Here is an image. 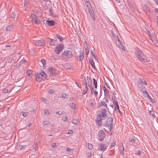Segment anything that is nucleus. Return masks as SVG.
Segmentation results:
<instances>
[{
	"mask_svg": "<svg viewBox=\"0 0 158 158\" xmlns=\"http://www.w3.org/2000/svg\"><path fill=\"white\" fill-rule=\"evenodd\" d=\"M107 116L106 115V109H104L101 110L100 113L97 115L96 119L97 125L99 127L102 125V120L105 119Z\"/></svg>",
	"mask_w": 158,
	"mask_h": 158,
	"instance_id": "obj_1",
	"label": "nucleus"
},
{
	"mask_svg": "<svg viewBox=\"0 0 158 158\" xmlns=\"http://www.w3.org/2000/svg\"><path fill=\"white\" fill-rule=\"evenodd\" d=\"M135 54L138 60L141 62L146 63L149 61V59L146 57L140 49L138 48L135 49Z\"/></svg>",
	"mask_w": 158,
	"mask_h": 158,
	"instance_id": "obj_2",
	"label": "nucleus"
},
{
	"mask_svg": "<svg viewBox=\"0 0 158 158\" xmlns=\"http://www.w3.org/2000/svg\"><path fill=\"white\" fill-rule=\"evenodd\" d=\"M73 56L72 52L69 50L65 51L61 54V57L65 60H68L71 58Z\"/></svg>",
	"mask_w": 158,
	"mask_h": 158,
	"instance_id": "obj_3",
	"label": "nucleus"
},
{
	"mask_svg": "<svg viewBox=\"0 0 158 158\" xmlns=\"http://www.w3.org/2000/svg\"><path fill=\"white\" fill-rule=\"evenodd\" d=\"M113 121V118L111 117H109L104 124V126L105 127H110V130L111 131L112 129V124Z\"/></svg>",
	"mask_w": 158,
	"mask_h": 158,
	"instance_id": "obj_4",
	"label": "nucleus"
},
{
	"mask_svg": "<svg viewBox=\"0 0 158 158\" xmlns=\"http://www.w3.org/2000/svg\"><path fill=\"white\" fill-rule=\"evenodd\" d=\"M88 4H87V6L88 7V8L89 10V14H90V16L92 19L94 20V21L95 20V18L94 15V14L93 10L92 8V7L90 5V3L88 2H87Z\"/></svg>",
	"mask_w": 158,
	"mask_h": 158,
	"instance_id": "obj_5",
	"label": "nucleus"
},
{
	"mask_svg": "<svg viewBox=\"0 0 158 158\" xmlns=\"http://www.w3.org/2000/svg\"><path fill=\"white\" fill-rule=\"evenodd\" d=\"M98 139L100 141H102L104 139L106 134L104 132L101 130L99 131L98 133Z\"/></svg>",
	"mask_w": 158,
	"mask_h": 158,
	"instance_id": "obj_6",
	"label": "nucleus"
},
{
	"mask_svg": "<svg viewBox=\"0 0 158 158\" xmlns=\"http://www.w3.org/2000/svg\"><path fill=\"white\" fill-rule=\"evenodd\" d=\"M64 45L61 44H58L55 48V52L56 54H58L60 53V52L64 48Z\"/></svg>",
	"mask_w": 158,
	"mask_h": 158,
	"instance_id": "obj_7",
	"label": "nucleus"
},
{
	"mask_svg": "<svg viewBox=\"0 0 158 158\" xmlns=\"http://www.w3.org/2000/svg\"><path fill=\"white\" fill-rule=\"evenodd\" d=\"M48 70L51 76H55L57 74V70L53 67L48 68Z\"/></svg>",
	"mask_w": 158,
	"mask_h": 158,
	"instance_id": "obj_8",
	"label": "nucleus"
},
{
	"mask_svg": "<svg viewBox=\"0 0 158 158\" xmlns=\"http://www.w3.org/2000/svg\"><path fill=\"white\" fill-rule=\"evenodd\" d=\"M116 38L117 39V40L118 41L117 42L116 41L117 45L119 48H121L123 50H125V48L124 47L123 45L122 42L120 41L118 36L117 35H116Z\"/></svg>",
	"mask_w": 158,
	"mask_h": 158,
	"instance_id": "obj_9",
	"label": "nucleus"
},
{
	"mask_svg": "<svg viewBox=\"0 0 158 158\" xmlns=\"http://www.w3.org/2000/svg\"><path fill=\"white\" fill-rule=\"evenodd\" d=\"M31 17L32 19V21L35 23L36 24H39L40 22L39 21H37V16L34 14H31Z\"/></svg>",
	"mask_w": 158,
	"mask_h": 158,
	"instance_id": "obj_10",
	"label": "nucleus"
},
{
	"mask_svg": "<svg viewBox=\"0 0 158 158\" xmlns=\"http://www.w3.org/2000/svg\"><path fill=\"white\" fill-rule=\"evenodd\" d=\"M83 79H83V82L85 86H88V85H89V84H90V82H91L90 78L88 77H87L86 78L85 77H83Z\"/></svg>",
	"mask_w": 158,
	"mask_h": 158,
	"instance_id": "obj_11",
	"label": "nucleus"
},
{
	"mask_svg": "<svg viewBox=\"0 0 158 158\" xmlns=\"http://www.w3.org/2000/svg\"><path fill=\"white\" fill-rule=\"evenodd\" d=\"M35 45L38 46H42L45 44V42L44 40H38L35 41Z\"/></svg>",
	"mask_w": 158,
	"mask_h": 158,
	"instance_id": "obj_12",
	"label": "nucleus"
},
{
	"mask_svg": "<svg viewBox=\"0 0 158 158\" xmlns=\"http://www.w3.org/2000/svg\"><path fill=\"white\" fill-rule=\"evenodd\" d=\"M107 148V146L105 144L101 143L99 144L98 150L102 151H104Z\"/></svg>",
	"mask_w": 158,
	"mask_h": 158,
	"instance_id": "obj_13",
	"label": "nucleus"
},
{
	"mask_svg": "<svg viewBox=\"0 0 158 158\" xmlns=\"http://www.w3.org/2000/svg\"><path fill=\"white\" fill-rule=\"evenodd\" d=\"M49 44L51 46H55L57 44L56 42L57 40L56 39H52L51 38H49Z\"/></svg>",
	"mask_w": 158,
	"mask_h": 158,
	"instance_id": "obj_14",
	"label": "nucleus"
},
{
	"mask_svg": "<svg viewBox=\"0 0 158 158\" xmlns=\"http://www.w3.org/2000/svg\"><path fill=\"white\" fill-rule=\"evenodd\" d=\"M84 52L83 50H80L79 51V59L77 58V60L79 61H82L84 59V56L83 54Z\"/></svg>",
	"mask_w": 158,
	"mask_h": 158,
	"instance_id": "obj_15",
	"label": "nucleus"
},
{
	"mask_svg": "<svg viewBox=\"0 0 158 158\" xmlns=\"http://www.w3.org/2000/svg\"><path fill=\"white\" fill-rule=\"evenodd\" d=\"M138 86L139 88L140 89V90L143 92V94H145L147 93V91L145 87L139 84H138Z\"/></svg>",
	"mask_w": 158,
	"mask_h": 158,
	"instance_id": "obj_16",
	"label": "nucleus"
},
{
	"mask_svg": "<svg viewBox=\"0 0 158 158\" xmlns=\"http://www.w3.org/2000/svg\"><path fill=\"white\" fill-rule=\"evenodd\" d=\"M35 78L36 80L38 82H40L43 80V78L40 75L37 74L35 76Z\"/></svg>",
	"mask_w": 158,
	"mask_h": 158,
	"instance_id": "obj_17",
	"label": "nucleus"
},
{
	"mask_svg": "<svg viewBox=\"0 0 158 158\" xmlns=\"http://www.w3.org/2000/svg\"><path fill=\"white\" fill-rule=\"evenodd\" d=\"M138 85V84H140L142 85V84L144 85H147V83L146 81H145L143 79H142L141 78H139V81L137 83Z\"/></svg>",
	"mask_w": 158,
	"mask_h": 158,
	"instance_id": "obj_18",
	"label": "nucleus"
},
{
	"mask_svg": "<svg viewBox=\"0 0 158 158\" xmlns=\"http://www.w3.org/2000/svg\"><path fill=\"white\" fill-rule=\"evenodd\" d=\"M113 102L115 106V110L116 111H117V110L119 109L118 102L114 99L113 100Z\"/></svg>",
	"mask_w": 158,
	"mask_h": 158,
	"instance_id": "obj_19",
	"label": "nucleus"
},
{
	"mask_svg": "<svg viewBox=\"0 0 158 158\" xmlns=\"http://www.w3.org/2000/svg\"><path fill=\"white\" fill-rule=\"evenodd\" d=\"M46 23L49 26H53L55 24V22L53 20H47L46 21Z\"/></svg>",
	"mask_w": 158,
	"mask_h": 158,
	"instance_id": "obj_20",
	"label": "nucleus"
},
{
	"mask_svg": "<svg viewBox=\"0 0 158 158\" xmlns=\"http://www.w3.org/2000/svg\"><path fill=\"white\" fill-rule=\"evenodd\" d=\"M102 106H104L106 108L107 107V105L105 102L103 101H102L99 103L98 107L99 108Z\"/></svg>",
	"mask_w": 158,
	"mask_h": 158,
	"instance_id": "obj_21",
	"label": "nucleus"
},
{
	"mask_svg": "<svg viewBox=\"0 0 158 158\" xmlns=\"http://www.w3.org/2000/svg\"><path fill=\"white\" fill-rule=\"evenodd\" d=\"M86 146L89 150H91L93 149V145L91 143H86Z\"/></svg>",
	"mask_w": 158,
	"mask_h": 158,
	"instance_id": "obj_22",
	"label": "nucleus"
},
{
	"mask_svg": "<svg viewBox=\"0 0 158 158\" xmlns=\"http://www.w3.org/2000/svg\"><path fill=\"white\" fill-rule=\"evenodd\" d=\"M79 122V120L78 119H73L72 121V123L74 124L75 125H76L77 124L78 122Z\"/></svg>",
	"mask_w": 158,
	"mask_h": 158,
	"instance_id": "obj_23",
	"label": "nucleus"
},
{
	"mask_svg": "<svg viewBox=\"0 0 158 158\" xmlns=\"http://www.w3.org/2000/svg\"><path fill=\"white\" fill-rule=\"evenodd\" d=\"M89 62L90 63L92 68L94 69H95L96 67L95 66L94 61L93 59H89Z\"/></svg>",
	"mask_w": 158,
	"mask_h": 158,
	"instance_id": "obj_24",
	"label": "nucleus"
},
{
	"mask_svg": "<svg viewBox=\"0 0 158 158\" xmlns=\"http://www.w3.org/2000/svg\"><path fill=\"white\" fill-rule=\"evenodd\" d=\"M38 74L40 75L42 77H44L45 78H46L47 77V75L45 73V72L43 71H42L40 73H39Z\"/></svg>",
	"mask_w": 158,
	"mask_h": 158,
	"instance_id": "obj_25",
	"label": "nucleus"
},
{
	"mask_svg": "<svg viewBox=\"0 0 158 158\" xmlns=\"http://www.w3.org/2000/svg\"><path fill=\"white\" fill-rule=\"evenodd\" d=\"M88 89V86H85V88H84L82 92L83 95H84L87 93Z\"/></svg>",
	"mask_w": 158,
	"mask_h": 158,
	"instance_id": "obj_26",
	"label": "nucleus"
},
{
	"mask_svg": "<svg viewBox=\"0 0 158 158\" xmlns=\"http://www.w3.org/2000/svg\"><path fill=\"white\" fill-rule=\"evenodd\" d=\"M20 115H22L23 117H25L27 116L28 114V113L21 111L20 112Z\"/></svg>",
	"mask_w": 158,
	"mask_h": 158,
	"instance_id": "obj_27",
	"label": "nucleus"
},
{
	"mask_svg": "<svg viewBox=\"0 0 158 158\" xmlns=\"http://www.w3.org/2000/svg\"><path fill=\"white\" fill-rule=\"evenodd\" d=\"M71 108L73 110H75L76 109V104L73 102L70 103L69 105Z\"/></svg>",
	"mask_w": 158,
	"mask_h": 158,
	"instance_id": "obj_28",
	"label": "nucleus"
},
{
	"mask_svg": "<svg viewBox=\"0 0 158 158\" xmlns=\"http://www.w3.org/2000/svg\"><path fill=\"white\" fill-rule=\"evenodd\" d=\"M56 37L59 39L60 41H61L63 39V37L60 36V35L58 34H57L56 35Z\"/></svg>",
	"mask_w": 158,
	"mask_h": 158,
	"instance_id": "obj_29",
	"label": "nucleus"
},
{
	"mask_svg": "<svg viewBox=\"0 0 158 158\" xmlns=\"http://www.w3.org/2000/svg\"><path fill=\"white\" fill-rule=\"evenodd\" d=\"M93 82L94 84L95 88V89H96L97 87V82L95 78H93Z\"/></svg>",
	"mask_w": 158,
	"mask_h": 158,
	"instance_id": "obj_30",
	"label": "nucleus"
},
{
	"mask_svg": "<svg viewBox=\"0 0 158 158\" xmlns=\"http://www.w3.org/2000/svg\"><path fill=\"white\" fill-rule=\"evenodd\" d=\"M64 67L66 69H69L71 67L70 65L69 64H64Z\"/></svg>",
	"mask_w": 158,
	"mask_h": 158,
	"instance_id": "obj_31",
	"label": "nucleus"
},
{
	"mask_svg": "<svg viewBox=\"0 0 158 158\" xmlns=\"http://www.w3.org/2000/svg\"><path fill=\"white\" fill-rule=\"evenodd\" d=\"M41 62L43 66L44 67L46 65V61L44 59H41Z\"/></svg>",
	"mask_w": 158,
	"mask_h": 158,
	"instance_id": "obj_32",
	"label": "nucleus"
},
{
	"mask_svg": "<svg viewBox=\"0 0 158 158\" xmlns=\"http://www.w3.org/2000/svg\"><path fill=\"white\" fill-rule=\"evenodd\" d=\"M129 142H131L132 143H134V144H135V139L134 138H131V139H130L129 140Z\"/></svg>",
	"mask_w": 158,
	"mask_h": 158,
	"instance_id": "obj_33",
	"label": "nucleus"
},
{
	"mask_svg": "<svg viewBox=\"0 0 158 158\" xmlns=\"http://www.w3.org/2000/svg\"><path fill=\"white\" fill-rule=\"evenodd\" d=\"M116 142L115 141L111 143V145L110 146V148H112L115 146L116 145Z\"/></svg>",
	"mask_w": 158,
	"mask_h": 158,
	"instance_id": "obj_34",
	"label": "nucleus"
},
{
	"mask_svg": "<svg viewBox=\"0 0 158 158\" xmlns=\"http://www.w3.org/2000/svg\"><path fill=\"white\" fill-rule=\"evenodd\" d=\"M25 146H23L22 145H20L18 147V149L19 150H21V149H22L24 147H25Z\"/></svg>",
	"mask_w": 158,
	"mask_h": 158,
	"instance_id": "obj_35",
	"label": "nucleus"
},
{
	"mask_svg": "<svg viewBox=\"0 0 158 158\" xmlns=\"http://www.w3.org/2000/svg\"><path fill=\"white\" fill-rule=\"evenodd\" d=\"M141 152V151L140 150L136 151L135 152V154L136 155H139L140 154Z\"/></svg>",
	"mask_w": 158,
	"mask_h": 158,
	"instance_id": "obj_36",
	"label": "nucleus"
},
{
	"mask_svg": "<svg viewBox=\"0 0 158 158\" xmlns=\"http://www.w3.org/2000/svg\"><path fill=\"white\" fill-rule=\"evenodd\" d=\"M27 76H28V79L30 78L31 75V71H27Z\"/></svg>",
	"mask_w": 158,
	"mask_h": 158,
	"instance_id": "obj_37",
	"label": "nucleus"
},
{
	"mask_svg": "<svg viewBox=\"0 0 158 158\" xmlns=\"http://www.w3.org/2000/svg\"><path fill=\"white\" fill-rule=\"evenodd\" d=\"M67 97V95L66 94H63L61 97H60V98H66Z\"/></svg>",
	"mask_w": 158,
	"mask_h": 158,
	"instance_id": "obj_38",
	"label": "nucleus"
},
{
	"mask_svg": "<svg viewBox=\"0 0 158 158\" xmlns=\"http://www.w3.org/2000/svg\"><path fill=\"white\" fill-rule=\"evenodd\" d=\"M144 6L145 8H146V10L148 11H150V8L148 5L146 4H145Z\"/></svg>",
	"mask_w": 158,
	"mask_h": 158,
	"instance_id": "obj_39",
	"label": "nucleus"
},
{
	"mask_svg": "<svg viewBox=\"0 0 158 158\" xmlns=\"http://www.w3.org/2000/svg\"><path fill=\"white\" fill-rule=\"evenodd\" d=\"M85 50L86 52V55H88L89 53V50L88 49V46H87V47H86L85 48Z\"/></svg>",
	"mask_w": 158,
	"mask_h": 158,
	"instance_id": "obj_40",
	"label": "nucleus"
},
{
	"mask_svg": "<svg viewBox=\"0 0 158 158\" xmlns=\"http://www.w3.org/2000/svg\"><path fill=\"white\" fill-rule=\"evenodd\" d=\"M15 13L14 12H12L11 14V18H13V19H14L15 17Z\"/></svg>",
	"mask_w": 158,
	"mask_h": 158,
	"instance_id": "obj_41",
	"label": "nucleus"
},
{
	"mask_svg": "<svg viewBox=\"0 0 158 158\" xmlns=\"http://www.w3.org/2000/svg\"><path fill=\"white\" fill-rule=\"evenodd\" d=\"M11 28V26H9L6 28V30L7 31H10Z\"/></svg>",
	"mask_w": 158,
	"mask_h": 158,
	"instance_id": "obj_42",
	"label": "nucleus"
},
{
	"mask_svg": "<svg viewBox=\"0 0 158 158\" xmlns=\"http://www.w3.org/2000/svg\"><path fill=\"white\" fill-rule=\"evenodd\" d=\"M91 53L92 55L94 57L95 59H96L97 57V55L93 51H91Z\"/></svg>",
	"mask_w": 158,
	"mask_h": 158,
	"instance_id": "obj_43",
	"label": "nucleus"
},
{
	"mask_svg": "<svg viewBox=\"0 0 158 158\" xmlns=\"http://www.w3.org/2000/svg\"><path fill=\"white\" fill-rule=\"evenodd\" d=\"M92 153L91 152H89L86 154V156L87 157H90Z\"/></svg>",
	"mask_w": 158,
	"mask_h": 158,
	"instance_id": "obj_44",
	"label": "nucleus"
},
{
	"mask_svg": "<svg viewBox=\"0 0 158 158\" xmlns=\"http://www.w3.org/2000/svg\"><path fill=\"white\" fill-rule=\"evenodd\" d=\"M148 32V34L151 37H152L153 36V34L152 33H151V32H150L149 31H147Z\"/></svg>",
	"mask_w": 158,
	"mask_h": 158,
	"instance_id": "obj_45",
	"label": "nucleus"
},
{
	"mask_svg": "<svg viewBox=\"0 0 158 158\" xmlns=\"http://www.w3.org/2000/svg\"><path fill=\"white\" fill-rule=\"evenodd\" d=\"M8 92V90L6 89H3L2 92L4 93H7Z\"/></svg>",
	"mask_w": 158,
	"mask_h": 158,
	"instance_id": "obj_46",
	"label": "nucleus"
},
{
	"mask_svg": "<svg viewBox=\"0 0 158 158\" xmlns=\"http://www.w3.org/2000/svg\"><path fill=\"white\" fill-rule=\"evenodd\" d=\"M150 114L152 116H154L155 115V113L153 111H150L149 112Z\"/></svg>",
	"mask_w": 158,
	"mask_h": 158,
	"instance_id": "obj_47",
	"label": "nucleus"
},
{
	"mask_svg": "<svg viewBox=\"0 0 158 158\" xmlns=\"http://www.w3.org/2000/svg\"><path fill=\"white\" fill-rule=\"evenodd\" d=\"M51 146L53 148H55L56 147V144L55 143H53L51 144Z\"/></svg>",
	"mask_w": 158,
	"mask_h": 158,
	"instance_id": "obj_48",
	"label": "nucleus"
},
{
	"mask_svg": "<svg viewBox=\"0 0 158 158\" xmlns=\"http://www.w3.org/2000/svg\"><path fill=\"white\" fill-rule=\"evenodd\" d=\"M145 94H147L146 97L148 98V99L149 100L150 99H151V97L149 95L148 93L147 92V93H146Z\"/></svg>",
	"mask_w": 158,
	"mask_h": 158,
	"instance_id": "obj_49",
	"label": "nucleus"
},
{
	"mask_svg": "<svg viewBox=\"0 0 158 158\" xmlns=\"http://www.w3.org/2000/svg\"><path fill=\"white\" fill-rule=\"evenodd\" d=\"M121 148H122V150H121L120 152V153L121 154H123V153H124V146L123 145L122 146V147H121Z\"/></svg>",
	"mask_w": 158,
	"mask_h": 158,
	"instance_id": "obj_50",
	"label": "nucleus"
},
{
	"mask_svg": "<svg viewBox=\"0 0 158 158\" xmlns=\"http://www.w3.org/2000/svg\"><path fill=\"white\" fill-rule=\"evenodd\" d=\"M56 114H59V115H61L63 114V112L60 111L56 112Z\"/></svg>",
	"mask_w": 158,
	"mask_h": 158,
	"instance_id": "obj_51",
	"label": "nucleus"
},
{
	"mask_svg": "<svg viewBox=\"0 0 158 158\" xmlns=\"http://www.w3.org/2000/svg\"><path fill=\"white\" fill-rule=\"evenodd\" d=\"M73 133V131L72 130H69L68 131L67 134H71V133Z\"/></svg>",
	"mask_w": 158,
	"mask_h": 158,
	"instance_id": "obj_52",
	"label": "nucleus"
},
{
	"mask_svg": "<svg viewBox=\"0 0 158 158\" xmlns=\"http://www.w3.org/2000/svg\"><path fill=\"white\" fill-rule=\"evenodd\" d=\"M48 92L50 94H53L54 93V90L52 89H50Z\"/></svg>",
	"mask_w": 158,
	"mask_h": 158,
	"instance_id": "obj_53",
	"label": "nucleus"
},
{
	"mask_svg": "<svg viewBox=\"0 0 158 158\" xmlns=\"http://www.w3.org/2000/svg\"><path fill=\"white\" fill-rule=\"evenodd\" d=\"M26 62V61L25 60H23L20 61V64H22L23 63H25Z\"/></svg>",
	"mask_w": 158,
	"mask_h": 158,
	"instance_id": "obj_54",
	"label": "nucleus"
},
{
	"mask_svg": "<svg viewBox=\"0 0 158 158\" xmlns=\"http://www.w3.org/2000/svg\"><path fill=\"white\" fill-rule=\"evenodd\" d=\"M67 119H68V117L67 116H65V117H63V120L64 121H68L66 120Z\"/></svg>",
	"mask_w": 158,
	"mask_h": 158,
	"instance_id": "obj_55",
	"label": "nucleus"
},
{
	"mask_svg": "<svg viewBox=\"0 0 158 158\" xmlns=\"http://www.w3.org/2000/svg\"><path fill=\"white\" fill-rule=\"evenodd\" d=\"M44 113L45 114H49V111L48 110H44Z\"/></svg>",
	"mask_w": 158,
	"mask_h": 158,
	"instance_id": "obj_56",
	"label": "nucleus"
},
{
	"mask_svg": "<svg viewBox=\"0 0 158 158\" xmlns=\"http://www.w3.org/2000/svg\"><path fill=\"white\" fill-rule=\"evenodd\" d=\"M88 85L90 88V89H91V88H93L92 87V82H90V84H89Z\"/></svg>",
	"mask_w": 158,
	"mask_h": 158,
	"instance_id": "obj_57",
	"label": "nucleus"
},
{
	"mask_svg": "<svg viewBox=\"0 0 158 158\" xmlns=\"http://www.w3.org/2000/svg\"><path fill=\"white\" fill-rule=\"evenodd\" d=\"M6 48H10L11 47V45L10 44H8L6 45Z\"/></svg>",
	"mask_w": 158,
	"mask_h": 158,
	"instance_id": "obj_58",
	"label": "nucleus"
},
{
	"mask_svg": "<svg viewBox=\"0 0 158 158\" xmlns=\"http://www.w3.org/2000/svg\"><path fill=\"white\" fill-rule=\"evenodd\" d=\"M90 90H91V94H93V92L94 91V88H91Z\"/></svg>",
	"mask_w": 158,
	"mask_h": 158,
	"instance_id": "obj_59",
	"label": "nucleus"
},
{
	"mask_svg": "<svg viewBox=\"0 0 158 158\" xmlns=\"http://www.w3.org/2000/svg\"><path fill=\"white\" fill-rule=\"evenodd\" d=\"M111 33H112V36H114L116 38V35H115V34L114 33V32L112 30L111 31Z\"/></svg>",
	"mask_w": 158,
	"mask_h": 158,
	"instance_id": "obj_60",
	"label": "nucleus"
},
{
	"mask_svg": "<svg viewBox=\"0 0 158 158\" xmlns=\"http://www.w3.org/2000/svg\"><path fill=\"white\" fill-rule=\"evenodd\" d=\"M41 100L43 102H46V99L44 98H41Z\"/></svg>",
	"mask_w": 158,
	"mask_h": 158,
	"instance_id": "obj_61",
	"label": "nucleus"
},
{
	"mask_svg": "<svg viewBox=\"0 0 158 158\" xmlns=\"http://www.w3.org/2000/svg\"><path fill=\"white\" fill-rule=\"evenodd\" d=\"M75 84H76V85L79 88H81V87L80 86L79 84H78V83H77V82H75Z\"/></svg>",
	"mask_w": 158,
	"mask_h": 158,
	"instance_id": "obj_62",
	"label": "nucleus"
},
{
	"mask_svg": "<svg viewBox=\"0 0 158 158\" xmlns=\"http://www.w3.org/2000/svg\"><path fill=\"white\" fill-rule=\"evenodd\" d=\"M104 95L105 96H106V95H108V92L107 91V90H106V91H104Z\"/></svg>",
	"mask_w": 158,
	"mask_h": 158,
	"instance_id": "obj_63",
	"label": "nucleus"
},
{
	"mask_svg": "<svg viewBox=\"0 0 158 158\" xmlns=\"http://www.w3.org/2000/svg\"><path fill=\"white\" fill-rule=\"evenodd\" d=\"M70 150H71V149L69 147H67L66 149V150L67 152H69L70 151Z\"/></svg>",
	"mask_w": 158,
	"mask_h": 158,
	"instance_id": "obj_64",
	"label": "nucleus"
}]
</instances>
